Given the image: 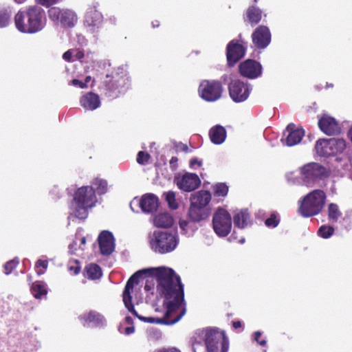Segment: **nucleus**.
<instances>
[{"label": "nucleus", "mask_w": 352, "mask_h": 352, "mask_svg": "<svg viewBox=\"0 0 352 352\" xmlns=\"http://www.w3.org/2000/svg\"><path fill=\"white\" fill-rule=\"evenodd\" d=\"M136 274L135 289L141 274H148L150 276L144 285L148 300L157 302L163 300V306L164 308H167L168 314L173 310L180 312L184 310L186 314L184 286L179 276L172 268L165 266L150 267L138 271L134 274Z\"/></svg>", "instance_id": "obj_1"}, {"label": "nucleus", "mask_w": 352, "mask_h": 352, "mask_svg": "<svg viewBox=\"0 0 352 352\" xmlns=\"http://www.w3.org/2000/svg\"><path fill=\"white\" fill-rule=\"evenodd\" d=\"M137 275L133 274L127 281L124 289L122 292V300L125 307L140 320L151 324H160L170 325L177 322L185 315L184 311L181 312L173 310L168 314L167 308L162 316L143 317L138 314L132 303V296L135 292L137 285Z\"/></svg>", "instance_id": "obj_2"}, {"label": "nucleus", "mask_w": 352, "mask_h": 352, "mask_svg": "<svg viewBox=\"0 0 352 352\" xmlns=\"http://www.w3.org/2000/svg\"><path fill=\"white\" fill-rule=\"evenodd\" d=\"M190 342L193 352H228L229 346L223 332L214 329L196 331Z\"/></svg>", "instance_id": "obj_3"}, {"label": "nucleus", "mask_w": 352, "mask_h": 352, "mask_svg": "<svg viewBox=\"0 0 352 352\" xmlns=\"http://www.w3.org/2000/svg\"><path fill=\"white\" fill-rule=\"evenodd\" d=\"M97 203L98 199L91 186H83L78 188L69 206V222L75 219H85L88 217L89 210L95 207Z\"/></svg>", "instance_id": "obj_4"}, {"label": "nucleus", "mask_w": 352, "mask_h": 352, "mask_svg": "<svg viewBox=\"0 0 352 352\" xmlns=\"http://www.w3.org/2000/svg\"><path fill=\"white\" fill-rule=\"evenodd\" d=\"M329 171L318 163H308L300 167L298 170L286 174L287 180L292 184L298 182L297 177L300 175L304 184L313 186L318 181L329 177Z\"/></svg>", "instance_id": "obj_5"}, {"label": "nucleus", "mask_w": 352, "mask_h": 352, "mask_svg": "<svg viewBox=\"0 0 352 352\" xmlns=\"http://www.w3.org/2000/svg\"><path fill=\"white\" fill-rule=\"evenodd\" d=\"M103 85L107 97L116 98L124 94L130 85L126 69L122 66L118 67L107 74L103 80Z\"/></svg>", "instance_id": "obj_6"}, {"label": "nucleus", "mask_w": 352, "mask_h": 352, "mask_svg": "<svg viewBox=\"0 0 352 352\" xmlns=\"http://www.w3.org/2000/svg\"><path fill=\"white\" fill-rule=\"evenodd\" d=\"M179 242L178 234L173 231L155 230L148 235V244L155 253L164 254L173 252Z\"/></svg>", "instance_id": "obj_7"}, {"label": "nucleus", "mask_w": 352, "mask_h": 352, "mask_svg": "<svg viewBox=\"0 0 352 352\" xmlns=\"http://www.w3.org/2000/svg\"><path fill=\"white\" fill-rule=\"evenodd\" d=\"M326 194L322 190H314L299 201L298 212L304 217L319 214L325 203Z\"/></svg>", "instance_id": "obj_8"}, {"label": "nucleus", "mask_w": 352, "mask_h": 352, "mask_svg": "<svg viewBox=\"0 0 352 352\" xmlns=\"http://www.w3.org/2000/svg\"><path fill=\"white\" fill-rule=\"evenodd\" d=\"M346 147V144L343 139H320L316 142L315 150L318 155L320 157H329L342 153Z\"/></svg>", "instance_id": "obj_9"}, {"label": "nucleus", "mask_w": 352, "mask_h": 352, "mask_svg": "<svg viewBox=\"0 0 352 352\" xmlns=\"http://www.w3.org/2000/svg\"><path fill=\"white\" fill-rule=\"evenodd\" d=\"M50 19L56 25L63 28H72L78 22V16L70 9L52 7L48 10Z\"/></svg>", "instance_id": "obj_10"}, {"label": "nucleus", "mask_w": 352, "mask_h": 352, "mask_svg": "<svg viewBox=\"0 0 352 352\" xmlns=\"http://www.w3.org/2000/svg\"><path fill=\"white\" fill-rule=\"evenodd\" d=\"M99 8L100 3L93 1L89 6L85 15L84 25L92 34L98 33L104 23V16Z\"/></svg>", "instance_id": "obj_11"}, {"label": "nucleus", "mask_w": 352, "mask_h": 352, "mask_svg": "<svg viewBox=\"0 0 352 352\" xmlns=\"http://www.w3.org/2000/svg\"><path fill=\"white\" fill-rule=\"evenodd\" d=\"M212 228L219 237L226 236L231 231L232 217L224 208H219L212 217Z\"/></svg>", "instance_id": "obj_12"}, {"label": "nucleus", "mask_w": 352, "mask_h": 352, "mask_svg": "<svg viewBox=\"0 0 352 352\" xmlns=\"http://www.w3.org/2000/svg\"><path fill=\"white\" fill-rule=\"evenodd\" d=\"M252 86L246 81L233 79L228 85L229 95L235 102L245 101L250 96Z\"/></svg>", "instance_id": "obj_13"}, {"label": "nucleus", "mask_w": 352, "mask_h": 352, "mask_svg": "<svg viewBox=\"0 0 352 352\" xmlns=\"http://www.w3.org/2000/svg\"><path fill=\"white\" fill-rule=\"evenodd\" d=\"M198 91L202 99L208 102H214L221 98L223 88L219 81L205 80L200 83Z\"/></svg>", "instance_id": "obj_14"}, {"label": "nucleus", "mask_w": 352, "mask_h": 352, "mask_svg": "<svg viewBox=\"0 0 352 352\" xmlns=\"http://www.w3.org/2000/svg\"><path fill=\"white\" fill-rule=\"evenodd\" d=\"M27 11L30 34L41 31L45 26L47 21L44 10L38 6H32L28 8Z\"/></svg>", "instance_id": "obj_15"}, {"label": "nucleus", "mask_w": 352, "mask_h": 352, "mask_svg": "<svg viewBox=\"0 0 352 352\" xmlns=\"http://www.w3.org/2000/svg\"><path fill=\"white\" fill-rule=\"evenodd\" d=\"M174 182L177 188L184 192H192L201 184L199 177L196 174L190 173L177 175Z\"/></svg>", "instance_id": "obj_16"}, {"label": "nucleus", "mask_w": 352, "mask_h": 352, "mask_svg": "<svg viewBox=\"0 0 352 352\" xmlns=\"http://www.w3.org/2000/svg\"><path fill=\"white\" fill-rule=\"evenodd\" d=\"M139 206L144 212L150 213L155 211L159 205V199L156 195L151 193L144 195L140 199L134 198L130 204L132 210L133 206Z\"/></svg>", "instance_id": "obj_17"}, {"label": "nucleus", "mask_w": 352, "mask_h": 352, "mask_svg": "<svg viewBox=\"0 0 352 352\" xmlns=\"http://www.w3.org/2000/svg\"><path fill=\"white\" fill-rule=\"evenodd\" d=\"M304 135L305 131L302 129L296 128L294 124H289L283 131L280 142L283 145L293 146L299 144Z\"/></svg>", "instance_id": "obj_18"}, {"label": "nucleus", "mask_w": 352, "mask_h": 352, "mask_svg": "<svg viewBox=\"0 0 352 352\" xmlns=\"http://www.w3.org/2000/svg\"><path fill=\"white\" fill-rule=\"evenodd\" d=\"M272 35L267 26L259 25L252 34V43L256 48L265 49L271 43Z\"/></svg>", "instance_id": "obj_19"}, {"label": "nucleus", "mask_w": 352, "mask_h": 352, "mask_svg": "<svg viewBox=\"0 0 352 352\" xmlns=\"http://www.w3.org/2000/svg\"><path fill=\"white\" fill-rule=\"evenodd\" d=\"M246 47L236 40L228 43L226 47L228 64L234 66L245 54Z\"/></svg>", "instance_id": "obj_20"}, {"label": "nucleus", "mask_w": 352, "mask_h": 352, "mask_svg": "<svg viewBox=\"0 0 352 352\" xmlns=\"http://www.w3.org/2000/svg\"><path fill=\"white\" fill-rule=\"evenodd\" d=\"M263 68L260 63L248 59L239 65V72L243 77L255 79L262 74Z\"/></svg>", "instance_id": "obj_21"}, {"label": "nucleus", "mask_w": 352, "mask_h": 352, "mask_svg": "<svg viewBox=\"0 0 352 352\" xmlns=\"http://www.w3.org/2000/svg\"><path fill=\"white\" fill-rule=\"evenodd\" d=\"M318 126L327 135H336L341 132L340 123L334 118L327 114L319 119Z\"/></svg>", "instance_id": "obj_22"}, {"label": "nucleus", "mask_w": 352, "mask_h": 352, "mask_svg": "<svg viewBox=\"0 0 352 352\" xmlns=\"http://www.w3.org/2000/svg\"><path fill=\"white\" fill-rule=\"evenodd\" d=\"M78 319L84 327H100L106 324L104 317L101 314L93 310L80 314Z\"/></svg>", "instance_id": "obj_23"}, {"label": "nucleus", "mask_w": 352, "mask_h": 352, "mask_svg": "<svg viewBox=\"0 0 352 352\" xmlns=\"http://www.w3.org/2000/svg\"><path fill=\"white\" fill-rule=\"evenodd\" d=\"M100 252L102 255H110L115 249V239L111 232L104 230L98 236Z\"/></svg>", "instance_id": "obj_24"}, {"label": "nucleus", "mask_w": 352, "mask_h": 352, "mask_svg": "<svg viewBox=\"0 0 352 352\" xmlns=\"http://www.w3.org/2000/svg\"><path fill=\"white\" fill-rule=\"evenodd\" d=\"M211 199L212 195L209 191L199 190L191 195L190 204L204 209H210L209 204Z\"/></svg>", "instance_id": "obj_25"}, {"label": "nucleus", "mask_w": 352, "mask_h": 352, "mask_svg": "<svg viewBox=\"0 0 352 352\" xmlns=\"http://www.w3.org/2000/svg\"><path fill=\"white\" fill-rule=\"evenodd\" d=\"M80 105L87 111H94L100 106V99L98 94L89 92L80 98Z\"/></svg>", "instance_id": "obj_26"}, {"label": "nucleus", "mask_w": 352, "mask_h": 352, "mask_svg": "<svg viewBox=\"0 0 352 352\" xmlns=\"http://www.w3.org/2000/svg\"><path fill=\"white\" fill-rule=\"evenodd\" d=\"M197 221L187 217L186 219H180L179 221V226L181 230V234L187 237H192L196 231L198 230Z\"/></svg>", "instance_id": "obj_27"}, {"label": "nucleus", "mask_w": 352, "mask_h": 352, "mask_svg": "<svg viewBox=\"0 0 352 352\" xmlns=\"http://www.w3.org/2000/svg\"><path fill=\"white\" fill-rule=\"evenodd\" d=\"M210 212V209H204L190 204L187 211V217L200 223L209 217Z\"/></svg>", "instance_id": "obj_28"}, {"label": "nucleus", "mask_w": 352, "mask_h": 352, "mask_svg": "<svg viewBox=\"0 0 352 352\" xmlns=\"http://www.w3.org/2000/svg\"><path fill=\"white\" fill-rule=\"evenodd\" d=\"M28 11L27 10L23 11H19L14 16V24L16 28L22 33L30 34V28L28 26Z\"/></svg>", "instance_id": "obj_29"}, {"label": "nucleus", "mask_w": 352, "mask_h": 352, "mask_svg": "<svg viewBox=\"0 0 352 352\" xmlns=\"http://www.w3.org/2000/svg\"><path fill=\"white\" fill-rule=\"evenodd\" d=\"M235 227L244 229L251 225V219L249 212L243 209L236 212L233 217Z\"/></svg>", "instance_id": "obj_30"}, {"label": "nucleus", "mask_w": 352, "mask_h": 352, "mask_svg": "<svg viewBox=\"0 0 352 352\" xmlns=\"http://www.w3.org/2000/svg\"><path fill=\"white\" fill-rule=\"evenodd\" d=\"M155 226L158 228H169L174 223L173 216L167 212H160L153 217V220Z\"/></svg>", "instance_id": "obj_31"}, {"label": "nucleus", "mask_w": 352, "mask_h": 352, "mask_svg": "<svg viewBox=\"0 0 352 352\" xmlns=\"http://www.w3.org/2000/svg\"><path fill=\"white\" fill-rule=\"evenodd\" d=\"M262 13L263 12L260 8L251 6L246 10L244 20L250 23L252 26H254L261 21Z\"/></svg>", "instance_id": "obj_32"}, {"label": "nucleus", "mask_w": 352, "mask_h": 352, "mask_svg": "<svg viewBox=\"0 0 352 352\" xmlns=\"http://www.w3.org/2000/svg\"><path fill=\"white\" fill-rule=\"evenodd\" d=\"M209 135L212 143L221 144L226 140V131L223 126L217 125L210 130Z\"/></svg>", "instance_id": "obj_33"}, {"label": "nucleus", "mask_w": 352, "mask_h": 352, "mask_svg": "<svg viewBox=\"0 0 352 352\" xmlns=\"http://www.w3.org/2000/svg\"><path fill=\"white\" fill-rule=\"evenodd\" d=\"M90 184L89 186L94 188L96 195V194L103 195L109 190L107 181L103 178L99 177H94L91 179Z\"/></svg>", "instance_id": "obj_34"}, {"label": "nucleus", "mask_w": 352, "mask_h": 352, "mask_svg": "<svg viewBox=\"0 0 352 352\" xmlns=\"http://www.w3.org/2000/svg\"><path fill=\"white\" fill-rule=\"evenodd\" d=\"M31 292L36 298L45 297L47 294L46 283L42 281L34 282L31 287Z\"/></svg>", "instance_id": "obj_35"}, {"label": "nucleus", "mask_w": 352, "mask_h": 352, "mask_svg": "<svg viewBox=\"0 0 352 352\" xmlns=\"http://www.w3.org/2000/svg\"><path fill=\"white\" fill-rule=\"evenodd\" d=\"M85 273L87 277L91 280L100 278L102 274L100 266L94 263H91L86 266Z\"/></svg>", "instance_id": "obj_36"}, {"label": "nucleus", "mask_w": 352, "mask_h": 352, "mask_svg": "<svg viewBox=\"0 0 352 352\" xmlns=\"http://www.w3.org/2000/svg\"><path fill=\"white\" fill-rule=\"evenodd\" d=\"M328 219L331 223L337 222L342 217L339 206L333 203L329 204L327 208Z\"/></svg>", "instance_id": "obj_37"}, {"label": "nucleus", "mask_w": 352, "mask_h": 352, "mask_svg": "<svg viewBox=\"0 0 352 352\" xmlns=\"http://www.w3.org/2000/svg\"><path fill=\"white\" fill-rule=\"evenodd\" d=\"M12 10L10 8H0V28L7 27L11 21Z\"/></svg>", "instance_id": "obj_38"}, {"label": "nucleus", "mask_w": 352, "mask_h": 352, "mask_svg": "<svg viewBox=\"0 0 352 352\" xmlns=\"http://www.w3.org/2000/svg\"><path fill=\"white\" fill-rule=\"evenodd\" d=\"M164 195L170 209L177 210L179 208V204L176 199V193L175 192L170 190L164 192Z\"/></svg>", "instance_id": "obj_39"}, {"label": "nucleus", "mask_w": 352, "mask_h": 352, "mask_svg": "<svg viewBox=\"0 0 352 352\" xmlns=\"http://www.w3.org/2000/svg\"><path fill=\"white\" fill-rule=\"evenodd\" d=\"M215 197H225L228 192V186L225 183H217L212 186Z\"/></svg>", "instance_id": "obj_40"}, {"label": "nucleus", "mask_w": 352, "mask_h": 352, "mask_svg": "<svg viewBox=\"0 0 352 352\" xmlns=\"http://www.w3.org/2000/svg\"><path fill=\"white\" fill-rule=\"evenodd\" d=\"M334 233V228L331 226L323 225L318 230V235L323 239H329Z\"/></svg>", "instance_id": "obj_41"}, {"label": "nucleus", "mask_w": 352, "mask_h": 352, "mask_svg": "<svg viewBox=\"0 0 352 352\" xmlns=\"http://www.w3.org/2000/svg\"><path fill=\"white\" fill-rule=\"evenodd\" d=\"M280 221L279 216L277 213H272L269 218L265 220V225L269 228H276Z\"/></svg>", "instance_id": "obj_42"}, {"label": "nucleus", "mask_w": 352, "mask_h": 352, "mask_svg": "<svg viewBox=\"0 0 352 352\" xmlns=\"http://www.w3.org/2000/svg\"><path fill=\"white\" fill-rule=\"evenodd\" d=\"M19 263V260L17 258L8 261L3 266L4 273L6 274H10L12 271L18 265Z\"/></svg>", "instance_id": "obj_43"}, {"label": "nucleus", "mask_w": 352, "mask_h": 352, "mask_svg": "<svg viewBox=\"0 0 352 352\" xmlns=\"http://www.w3.org/2000/svg\"><path fill=\"white\" fill-rule=\"evenodd\" d=\"M48 267V261L47 260L38 259L35 264V267L38 275L43 274Z\"/></svg>", "instance_id": "obj_44"}, {"label": "nucleus", "mask_w": 352, "mask_h": 352, "mask_svg": "<svg viewBox=\"0 0 352 352\" xmlns=\"http://www.w3.org/2000/svg\"><path fill=\"white\" fill-rule=\"evenodd\" d=\"M342 226L346 230L352 229V212H349L342 219Z\"/></svg>", "instance_id": "obj_45"}, {"label": "nucleus", "mask_w": 352, "mask_h": 352, "mask_svg": "<svg viewBox=\"0 0 352 352\" xmlns=\"http://www.w3.org/2000/svg\"><path fill=\"white\" fill-rule=\"evenodd\" d=\"M119 331L121 333L129 336L135 331V327L133 325H129L128 327H126L124 324H120L119 326Z\"/></svg>", "instance_id": "obj_46"}, {"label": "nucleus", "mask_w": 352, "mask_h": 352, "mask_svg": "<svg viewBox=\"0 0 352 352\" xmlns=\"http://www.w3.org/2000/svg\"><path fill=\"white\" fill-rule=\"evenodd\" d=\"M149 157L148 153L140 151L138 154L137 162L140 164H145L148 162Z\"/></svg>", "instance_id": "obj_47"}, {"label": "nucleus", "mask_w": 352, "mask_h": 352, "mask_svg": "<svg viewBox=\"0 0 352 352\" xmlns=\"http://www.w3.org/2000/svg\"><path fill=\"white\" fill-rule=\"evenodd\" d=\"M262 332L257 331L254 333V340L260 345L265 346L267 344V340L265 338H261Z\"/></svg>", "instance_id": "obj_48"}, {"label": "nucleus", "mask_w": 352, "mask_h": 352, "mask_svg": "<svg viewBox=\"0 0 352 352\" xmlns=\"http://www.w3.org/2000/svg\"><path fill=\"white\" fill-rule=\"evenodd\" d=\"M36 2L46 8H49L54 4L61 2L63 0H36Z\"/></svg>", "instance_id": "obj_49"}, {"label": "nucleus", "mask_w": 352, "mask_h": 352, "mask_svg": "<svg viewBox=\"0 0 352 352\" xmlns=\"http://www.w3.org/2000/svg\"><path fill=\"white\" fill-rule=\"evenodd\" d=\"M69 85H72L76 87H78L80 89H85L86 88V82H83V81L80 80L78 79H73L68 82Z\"/></svg>", "instance_id": "obj_50"}, {"label": "nucleus", "mask_w": 352, "mask_h": 352, "mask_svg": "<svg viewBox=\"0 0 352 352\" xmlns=\"http://www.w3.org/2000/svg\"><path fill=\"white\" fill-rule=\"evenodd\" d=\"M75 41L80 47L85 46L87 44V40L83 35L78 34L76 36Z\"/></svg>", "instance_id": "obj_51"}, {"label": "nucleus", "mask_w": 352, "mask_h": 352, "mask_svg": "<svg viewBox=\"0 0 352 352\" xmlns=\"http://www.w3.org/2000/svg\"><path fill=\"white\" fill-rule=\"evenodd\" d=\"M73 51L71 50H67L65 52L63 55V58L68 62H73L75 61V58L74 57Z\"/></svg>", "instance_id": "obj_52"}, {"label": "nucleus", "mask_w": 352, "mask_h": 352, "mask_svg": "<svg viewBox=\"0 0 352 352\" xmlns=\"http://www.w3.org/2000/svg\"><path fill=\"white\" fill-rule=\"evenodd\" d=\"M75 60H80L84 57V52L79 49H72Z\"/></svg>", "instance_id": "obj_53"}, {"label": "nucleus", "mask_w": 352, "mask_h": 352, "mask_svg": "<svg viewBox=\"0 0 352 352\" xmlns=\"http://www.w3.org/2000/svg\"><path fill=\"white\" fill-rule=\"evenodd\" d=\"M202 165V161L201 160H199L197 158L192 159L190 161V166L192 168L195 169L197 167H199Z\"/></svg>", "instance_id": "obj_54"}, {"label": "nucleus", "mask_w": 352, "mask_h": 352, "mask_svg": "<svg viewBox=\"0 0 352 352\" xmlns=\"http://www.w3.org/2000/svg\"><path fill=\"white\" fill-rule=\"evenodd\" d=\"M76 266H69L68 270L70 272H73L74 274H78L80 272V267L79 266L78 262L76 261Z\"/></svg>", "instance_id": "obj_55"}, {"label": "nucleus", "mask_w": 352, "mask_h": 352, "mask_svg": "<svg viewBox=\"0 0 352 352\" xmlns=\"http://www.w3.org/2000/svg\"><path fill=\"white\" fill-rule=\"evenodd\" d=\"M121 324H124V325H133V320L130 316H126Z\"/></svg>", "instance_id": "obj_56"}, {"label": "nucleus", "mask_w": 352, "mask_h": 352, "mask_svg": "<svg viewBox=\"0 0 352 352\" xmlns=\"http://www.w3.org/2000/svg\"><path fill=\"white\" fill-rule=\"evenodd\" d=\"M78 244H77V241H74L72 244H70L69 245V252L71 254H74V246H76Z\"/></svg>", "instance_id": "obj_57"}, {"label": "nucleus", "mask_w": 352, "mask_h": 352, "mask_svg": "<svg viewBox=\"0 0 352 352\" xmlns=\"http://www.w3.org/2000/svg\"><path fill=\"white\" fill-rule=\"evenodd\" d=\"M233 327L236 329L242 327V322L241 321H234L232 323Z\"/></svg>", "instance_id": "obj_58"}, {"label": "nucleus", "mask_w": 352, "mask_h": 352, "mask_svg": "<svg viewBox=\"0 0 352 352\" xmlns=\"http://www.w3.org/2000/svg\"><path fill=\"white\" fill-rule=\"evenodd\" d=\"M80 248L81 250H83L84 248H83L82 245H84L86 243V237L85 236H82L80 239Z\"/></svg>", "instance_id": "obj_59"}, {"label": "nucleus", "mask_w": 352, "mask_h": 352, "mask_svg": "<svg viewBox=\"0 0 352 352\" xmlns=\"http://www.w3.org/2000/svg\"><path fill=\"white\" fill-rule=\"evenodd\" d=\"M91 80V77L90 76H86L85 81L83 82H86V88L87 87L88 83Z\"/></svg>", "instance_id": "obj_60"}, {"label": "nucleus", "mask_w": 352, "mask_h": 352, "mask_svg": "<svg viewBox=\"0 0 352 352\" xmlns=\"http://www.w3.org/2000/svg\"><path fill=\"white\" fill-rule=\"evenodd\" d=\"M229 76L227 75V74H224L221 76V79L222 81H223L224 82H227L228 79L229 78Z\"/></svg>", "instance_id": "obj_61"}, {"label": "nucleus", "mask_w": 352, "mask_h": 352, "mask_svg": "<svg viewBox=\"0 0 352 352\" xmlns=\"http://www.w3.org/2000/svg\"><path fill=\"white\" fill-rule=\"evenodd\" d=\"M177 162V158L176 157H173L170 160V164H173Z\"/></svg>", "instance_id": "obj_62"}, {"label": "nucleus", "mask_w": 352, "mask_h": 352, "mask_svg": "<svg viewBox=\"0 0 352 352\" xmlns=\"http://www.w3.org/2000/svg\"><path fill=\"white\" fill-rule=\"evenodd\" d=\"M152 25H153V28H157L160 25V23H159V22L157 21H153L152 23Z\"/></svg>", "instance_id": "obj_63"}, {"label": "nucleus", "mask_w": 352, "mask_h": 352, "mask_svg": "<svg viewBox=\"0 0 352 352\" xmlns=\"http://www.w3.org/2000/svg\"><path fill=\"white\" fill-rule=\"evenodd\" d=\"M17 3H23L25 0H14Z\"/></svg>", "instance_id": "obj_64"}]
</instances>
